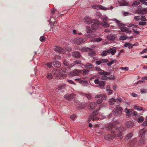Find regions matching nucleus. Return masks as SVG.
Masks as SVG:
<instances>
[{
  "label": "nucleus",
  "instance_id": "nucleus-4",
  "mask_svg": "<svg viewBox=\"0 0 147 147\" xmlns=\"http://www.w3.org/2000/svg\"><path fill=\"white\" fill-rule=\"evenodd\" d=\"M119 105H116L115 107L117 109H114L112 111L113 114L116 116H119L121 115L122 109L119 107Z\"/></svg>",
  "mask_w": 147,
  "mask_h": 147
},
{
  "label": "nucleus",
  "instance_id": "nucleus-47",
  "mask_svg": "<svg viewBox=\"0 0 147 147\" xmlns=\"http://www.w3.org/2000/svg\"><path fill=\"white\" fill-rule=\"evenodd\" d=\"M127 38V37L125 36H121L120 37V39L121 40H125Z\"/></svg>",
  "mask_w": 147,
  "mask_h": 147
},
{
  "label": "nucleus",
  "instance_id": "nucleus-24",
  "mask_svg": "<svg viewBox=\"0 0 147 147\" xmlns=\"http://www.w3.org/2000/svg\"><path fill=\"white\" fill-rule=\"evenodd\" d=\"M133 136V135L131 133H129L126 136L125 138V140H128L131 139Z\"/></svg>",
  "mask_w": 147,
  "mask_h": 147
},
{
  "label": "nucleus",
  "instance_id": "nucleus-63",
  "mask_svg": "<svg viewBox=\"0 0 147 147\" xmlns=\"http://www.w3.org/2000/svg\"><path fill=\"white\" fill-rule=\"evenodd\" d=\"M143 125L144 126H146L147 125V120L143 122Z\"/></svg>",
  "mask_w": 147,
  "mask_h": 147
},
{
  "label": "nucleus",
  "instance_id": "nucleus-25",
  "mask_svg": "<svg viewBox=\"0 0 147 147\" xmlns=\"http://www.w3.org/2000/svg\"><path fill=\"white\" fill-rule=\"evenodd\" d=\"M145 142L144 140L142 138H140L139 140L138 144L139 145L142 146Z\"/></svg>",
  "mask_w": 147,
  "mask_h": 147
},
{
  "label": "nucleus",
  "instance_id": "nucleus-17",
  "mask_svg": "<svg viewBox=\"0 0 147 147\" xmlns=\"http://www.w3.org/2000/svg\"><path fill=\"white\" fill-rule=\"evenodd\" d=\"M107 38L110 41H114L116 38V36L115 35L111 34L107 36Z\"/></svg>",
  "mask_w": 147,
  "mask_h": 147
},
{
  "label": "nucleus",
  "instance_id": "nucleus-42",
  "mask_svg": "<svg viewBox=\"0 0 147 147\" xmlns=\"http://www.w3.org/2000/svg\"><path fill=\"white\" fill-rule=\"evenodd\" d=\"M140 92L141 93H145L147 92V90L144 89H140Z\"/></svg>",
  "mask_w": 147,
  "mask_h": 147
},
{
  "label": "nucleus",
  "instance_id": "nucleus-35",
  "mask_svg": "<svg viewBox=\"0 0 147 147\" xmlns=\"http://www.w3.org/2000/svg\"><path fill=\"white\" fill-rule=\"evenodd\" d=\"M63 63L64 65L66 66H68L69 67L70 65H69V63L68 61L66 59H64L63 60Z\"/></svg>",
  "mask_w": 147,
  "mask_h": 147
},
{
  "label": "nucleus",
  "instance_id": "nucleus-41",
  "mask_svg": "<svg viewBox=\"0 0 147 147\" xmlns=\"http://www.w3.org/2000/svg\"><path fill=\"white\" fill-rule=\"evenodd\" d=\"M102 40V39L100 38H95L94 39V41L99 42L101 41Z\"/></svg>",
  "mask_w": 147,
  "mask_h": 147
},
{
  "label": "nucleus",
  "instance_id": "nucleus-22",
  "mask_svg": "<svg viewBox=\"0 0 147 147\" xmlns=\"http://www.w3.org/2000/svg\"><path fill=\"white\" fill-rule=\"evenodd\" d=\"M136 143L137 140L135 139L132 140L131 142L129 144V145L130 146H134L136 145Z\"/></svg>",
  "mask_w": 147,
  "mask_h": 147
},
{
  "label": "nucleus",
  "instance_id": "nucleus-39",
  "mask_svg": "<svg viewBox=\"0 0 147 147\" xmlns=\"http://www.w3.org/2000/svg\"><path fill=\"white\" fill-rule=\"evenodd\" d=\"M52 73L53 74H54L55 76H57L59 74V71L57 70H54L53 71Z\"/></svg>",
  "mask_w": 147,
  "mask_h": 147
},
{
  "label": "nucleus",
  "instance_id": "nucleus-20",
  "mask_svg": "<svg viewBox=\"0 0 147 147\" xmlns=\"http://www.w3.org/2000/svg\"><path fill=\"white\" fill-rule=\"evenodd\" d=\"M147 131L144 129H142L140 131V135L141 136V138H143V137L145 136V134L146 133Z\"/></svg>",
  "mask_w": 147,
  "mask_h": 147
},
{
  "label": "nucleus",
  "instance_id": "nucleus-56",
  "mask_svg": "<svg viewBox=\"0 0 147 147\" xmlns=\"http://www.w3.org/2000/svg\"><path fill=\"white\" fill-rule=\"evenodd\" d=\"M120 4L122 6H126L127 5V3L126 2H122L120 3Z\"/></svg>",
  "mask_w": 147,
  "mask_h": 147
},
{
  "label": "nucleus",
  "instance_id": "nucleus-10",
  "mask_svg": "<svg viewBox=\"0 0 147 147\" xmlns=\"http://www.w3.org/2000/svg\"><path fill=\"white\" fill-rule=\"evenodd\" d=\"M84 21L86 24H90L93 22L94 20L90 17L86 16L84 18Z\"/></svg>",
  "mask_w": 147,
  "mask_h": 147
},
{
  "label": "nucleus",
  "instance_id": "nucleus-58",
  "mask_svg": "<svg viewBox=\"0 0 147 147\" xmlns=\"http://www.w3.org/2000/svg\"><path fill=\"white\" fill-rule=\"evenodd\" d=\"M94 83L96 84H99L100 81H99L98 79H96L94 81Z\"/></svg>",
  "mask_w": 147,
  "mask_h": 147
},
{
  "label": "nucleus",
  "instance_id": "nucleus-40",
  "mask_svg": "<svg viewBox=\"0 0 147 147\" xmlns=\"http://www.w3.org/2000/svg\"><path fill=\"white\" fill-rule=\"evenodd\" d=\"M47 77L48 79H51L52 78L53 76L51 73H49L47 75Z\"/></svg>",
  "mask_w": 147,
  "mask_h": 147
},
{
  "label": "nucleus",
  "instance_id": "nucleus-23",
  "mask_svg": "<svg viewBox=\"0 0 147 147\" xmlns=\"http://www.w3.org/2000/svg\"><path fill=\"white\" fill-rule=\"evenodd\" d=\"M85 67L87 69H90L94 68V66L91 64L87 63Z\"/></svg>",
  "mask_w": 147,
  "mask_h": 147
},
{
  "label": "nucleus",
  "instance_id": "nucleus-46",
  "mask_svg": "<svg viewBox=\"0 0 147 147\" xmlns=\"http://www.w3.org/2000/svg\"><path fill=\"white\" fill-rule=\"evenodd\" d=\"M101 63H105L108 62V60L106 59H102L101 60Z\"/></svg>",
  "mask_w": 147,
  "mask_h": 147
},
{
  "label": "nucleus",
  "instance_id": "nucleus-62",
  "mask_svg": "<svg viewBox=\"0 0 147 147\" xmlns=\"http://www.w3.org/2000/svg\"><path fill=\"white\" fill-rule=\"evenodd\" d=\"M96 63L97 65H99L100 63H101V60L96 61Z\"/></svg>",
  "mask_w": 147,
  "mask_h": 147
},
{
  "label": "nucleus",
  "instance_id": "nucleus-28",
  "mask_svg": "<svg viewBox=\"0 0 147 147\" xmlns=\"http://www.w3.org/2000/svg\"><path fill=\"white\" fill-rule=\"evenodd\" d=\"M134 108L138 111L142 110L143 108L141 107H139L136 105H134Z\"/></svg>",
  "mask_w": 147,
  "mask_h": 147
},
{
  "label": "nucleus",
  "instance_id": "nucleus-52",
  "mask_svg": "<svg viewBox=\"0 0 147 147\" xmlns=\"http://www.w3.org/2000/svg\"><path fill=\"white\" fill-rule=\"evenodd\" d=\"M108 8H107L105 7L102 6L100 5V9H102L104 10H107Z\"/></svg>",
  "mask_w": 147,
  "mask_h": 147
},
{
  "label": "nucleus",
  "instance_id": "nucleus-53",
  "mask_svg": "<svg viewBox=\"0 0 147 147\" xmlns=\"http://www.w3.org/2000/svg\"><path fill=\"white\" fill-rule=\"evenodd\" d=\"M140 20L141 21H146V20L145 16H142L141 17Z\"/></svg>",
  "mask_w": 147,
  "mask_h": 147
},
{
  "label": "nucleus",
  "instance_id": "nucleus-21",
  "mask_svg": "<svg viewBox=\"0 0 147 147\" xmlns=\"http://www.w3.org/2000/svg\"><path fill=\"white\" fill-rule=\"evenodd\" d=\"M133 125V123L131 121H127L126 123V126L128 128H130Z\"/></svg>",
  "mask_w": 147,
  "mask_h": 147
},
{
  "label": "nucleus",
  "instance_id": "nucleus-50",
  "mask_svg": "<svg viewBox=\"0 0 147 147\" xmlns=\"http://www.w3.org/2000/svg\"><path fill=\"white\" fill-rule=\"evenodd\" d=\"M133 30L134 32L136 34H138L139 33V32L138 31H137L136 28H133Z\"/></svg>",
  "mask_w": 147,
  "mask_h": 147
},
{
  "label": "nucleus",
  "instance_id": "nucleus-38",
  "mask_svg": "<svg viewBox=\"0 0 147 147\" xmlns=\"http://www.w3.org/2000/svg\"><path fill=\"white\" fill-rule=\"evenodd\" d=\"M108 53V50L107 51H103L101 53V55L102 56H106L107 54Z\"/></svg>",
  "mask_w": 147,
  "mask_h": 147
},
{
  "label": "nucleus",
  "instance_id": "nucleus-26",
  "mask_svg": "<svg viewBox=\"0 0 147 147\" xmlns=\"http://www.w3.org/2000/svg\"><path fill=\"white\" fill-rule=\"evenodd\" d=\"M121 30L123 32H126L127 33H130L131 32L127 28H122L121 29Z\"/></svg>",
  "mask_w": 147,
  "mask_h": 147
},
{
  "label": "nucleus",
  "instance_id": "nucleus-33",
  "mask_svg": "<svg viewBox=\"0 0 147 147\" xmlns=\"http://www.w3.org/2000/svg\"><path fill=\"white\" fill-rule=\"evenodd\" d=\"M86 31L88 33L92 34V31L91 29V28L89 27H86Z\"/></svg>",
  "mask_w": 147,
  "mask_h": 147
},
{
  "label": "nucleus",
  "instance_id": "nucleus-59",
  "mask_svg": "<svg viewBox=\"0 0 147 147\" xmlns=\"http://www.w3.org/2000/svg\"><path fill=\"white\" fill-rule=\"evenodd\" d=\"M102 94H99L97 95H96L95 96V98H101L102 96Z\"/></svg>",
  "mask_w": 147,
  "mask_h": 147
},
{
  "label": "nucleus",
  "instance_id": "nucleus-64",
  "mask_svg": "<svg viewBox=\"0 0 147 147\" xmlns=\"http://www.w3.org/2000/svg\"><path fill=\"white\" fill-rule=\"evenodd\" d=\"M76 117V115H72L70 116V118L72 119H74Z\"/></svg>",
  "mask_w": 147,
  "mask_h": 147
},
{
  "label": "nucleus",
  "instance_id": "nucleus-49",
  "mask_svg": "<svg viewBox=\"0 0 147 147\" xmlns=\"http://www.w3.org/2000/svg\"><path fill=\"white\" fill-rule=\"evenodd\" d=\"M61 58V57L57 55H55V56L54 59L55 60L56 59H60Z\"/></svg>",
  "mask_w": 147,
  "mask_h": 147
},
{
  "label": "nucleus",
  "instance_id": "nucleus-34",
  "mask_svg": "<svg viewBox=\"0 0 147 147\" xmlns=\"http://www.w3.org/2000/svg\"><path fill=\"white\" fill-rule=\"evenodd\" d=\"M140 3L139 1H134L132 4V5L133 6H135Z\"/></svg>",
  "mask_w": 147,
  "mask_h": 147
},
{
  "label": "nucleus",
  "instance_id": "nucleus-5",
  "mask_svg": "<svg viewBox=\"0 0 147 147\" xmlns=\"http://www.w3.org/2000/svg\"><path fill=\"white\" fill-rule=\"evenodd\" d=\"M125 111L127 113V115L128 117L131 116H134L136 115L137 114V112H133V109H129L127 108L125 109Z\"/></svg>",
  "mask_w": 147,
  "mask_h": 147
},
{
  "label": "nucleus",
  "instance_id": "nucleus-27",
  "mask_svg": "<svg viewBox=\"0 0 147 147\" xmlns=\"http://www.w3.org/2000/svg\"><path fill=\"white\" fill-rule=\"evenodd\" d=\"M96 103L95 102H91L90 103L89 106L90 108L92 109H94L96 107Z\"/></svg>",
  "mask_w": 147,
  "mask_h": 147
},
{
  "label": "nucleus",
  "instance_id": "nucleus-61",
  "mask_svg": "<svg viewBox=\"0 0 147 147\" xmlns=\"http://www.w3.org/2000/svg\"><path fill=\"white\" fill-rule=\"evenodd\" d=\"M140 19L139 16H135L134 17V19L136 21H138Z\"/></svg>",
  "mask_w": 147,
  "mask_h": 147
},
{
  "label": "nucleus",
  "instance_id": "nucleus-48",
  "mask_svg": "<svg viewBox=\"0 0 147 147\" xmlns=\"http://www.w3.org/2000/svg\"><path fill=\"white\" fill-rule=\"evenodd\" d=\"M100 6L98 5H95L92 6V7L94 9H100Z\"/></svg>",
  "mask_w": 147,
  "mask_h": 147
},
{
  "label": "nucleus",
  "instance_id": "nucleus-29",
  "mask_svg": "<svg viewBox=\"0 0 147 147\" xmlns=\"http://www.w3.org/2000/svg\"><path fill=\"white\" fill-rule=\"evenodd\" d=\"M105 84V81H100L99 84V86L101 87L102 88L104 87Z\"/></svg>",
  "mask_w": 147,
  "mask_h": 147
},
{
  "label": "nucleus",
  "instance_id": "nucleus-60",
  "mask_svg": "<svg viewBox=\"0 0 147 147\" xmlns=\"http://www.w3.org/2000/svg\"><path fill=\"white\" fill-rule=\"evenodd\" d=\"M107 92L109 94H111L112 92V90L110 89L107 90Z\"/></svg>",
  "mask_w": 147,
  "mask_h": 147
},
{
  "label": "nucleus",
  "instance_id": "nucleus-3",
  "mask_svg": "<svg viewBox=\"0 0 147 147\" xmlns=\"http://www.w3.org/2000/svg\"><path fill=\"white\" fill-rule=\"evenodd\" d=\"M88 72L89 71L85 69L84 71H82L79 69H74L72 72V76L80 75L81 74H83L84 75H85L88 74Z\"/></svg>",
  "mask_w": 147,
  "mask_h": 147
},
{
  "label": "nucleus",
  "instance_id": "nucleus-15",
  "mask_svg": "<svg viewBox=\"0 0 147 147\" xmlns=\"http://www.w3.org/2000/svg\"><path fill=\"white\" fill-rule=\"evenodd\" d=\"M64 97L67 99L69 100L72 98H74V95L72 94H67L64 95Z\"/></svg>",
  "mask_w": 147,
  "mask_h": 147
},
{
  "label": "nucleus",
  "instance_id": "nucleus-44",
  "mask_svg": "<svg viewBox=\"0 0 147 147\" xmlns=\"http://www.w3.org/2000/svg\"><path fill=\"white\" fill-rule=\"evenodd\" d=\"M45 40V37L43 36H41L40 38V40L41 42H43Z\"/></svg>",
  "mask_w": 147,
  "mask_h": 147
},
{
  "label": "nucleus",
  "instance_id": "nucleus-12",
  "mask_svg": "<svg viewBox=\"0 0 147 147\" xmlns=\"http://www.w3.org/2000/svg\"><path fill=\"white\" fill-rule=\"evenodd\" d=\"M54 51L56 52L62 53L64 52V50L62 48L58 46H56L54 48Z\"/></svg>",
  "mask_w": 147,
  "mask_h": 147
},
{
  "label": "nucleus",
  "instance_id": "nucleus-55",
  "mask_svg": "<svg viewBox=\"0 0 147 147\" xmlns=\"http://www.w3.org/2000/svg\"><path fill=\"white\" fill-rule=\"evenodd\" d=\"M46 65L48 67L50 68L52 66V63H48L46 64Z\"/></svg>",
  "mask_w": 147,
  "mask_h": 147
},
{
  "label": "nucleus",
  "instance_id": "nucleus-36",
  "mask_svg": "<svg viewBox=\"0 0 147 147\" xmlns=\"http://www.w3.org/2000/svg\"><path fill=\"white\" fill-rule=\"evenodd\" d=\"M142 10H137L136 11V12L140 14L141 13H143V12H146V11L147 10L146 9L144 8L142 10Z\"/></svg>",
  "mask_w": 147,
  "mask_h": 147
},
{
  "label": "nucleus",
  "instance_id": "nucleus-18",
  "mask_svg": "<svg viewBox=\"0 0 147 147\" xmlns=\"http://www.w3.org/2000/svg\"><path fill=\"white\" fill-rule=\"evenodd\" d=\"M53 65L55 67H60L61 63L58 61L55 60L53 62Z\"/></svg>",
  "mask_w": 147,
  "mask_h": 147
},
{
  "label": "nucleus",
  "instance_id": "nucleus-2",
  "mask_svg": "<svg viewBox=\"0 0 147 147\" xmlns=\"http://www.w3.org/2000/svg\"><path fill=\"white\" fill-rule=\"evenodd\" d=\"M100 75H104V76H102L101 79L102 80H107L108 78L109 79H114L115 77L111 75L110 76H107H107H110L111 74V73L110 72H107L106 71H103V72H100L98 73Z\"/></svg>",
  "mask_w": 147,
  "mask_h": 147
},
{
  "label": "nucleus",
  "instance_id": "nucleus-31",
  "mask_svg": "<svg viewBox=\"0 0 147 147\" xmlns=\"http://www.w3.org/2000/svg\"><path fill=\"white\" fill-rule=\"evenodd\" d=\"M124 46L126 47H128L129 48L130 47L132 48L133 46L132 44H130L128 43H126L125 44Z\"/></svg>",
  "mask_w": 147,
  "mask_h": 147
},
{
  "label": "nucleus",
  "instance_id": "nucleus-43",
  "mask_svg": "<svg viewBox=\"0 0 147 147\" xmlns=\"http://www.w3.org/2000/svg\"><path fill=\"white\" fill-rule=\"evenodd\" d=\"M102 25L105 27H108L109 26V24L106 22H103L102 24Z\"/></svg>",
  "mask_w": 147,
  "mask_h": 147
},
{
  "label": "nucleus",
  "instance_id": "nucleus-9",
  "mask_svg": "<svg viewBox=\"0 0 147 147\" xmlns=\"http://www.w3.org/2000/svg\"><path fill=\"white\" fill-rule=\"evenodd\" d=\"M93 24L91 25V27L93 30H96L98 26L100 24V22L97 20H94Z\"/></svg>",
  "mask_w": 147,
  "mask_h": 147
},
{
  "label": "nucleus",
  "instance_id": "nucleus-37",
  "mask_svg": "<svg viewBox=\"0 0 147 147\" xmlns=\"http://www.w3.org/2000/svg\"><path fill=\"white\" fill-rule=\"evenodd\" d=\"M95 54V52L93 51H91L88 53V55L91 57H93L94 56Z\"/></svg>",
  "mask_w": 147,
  "mask_h": 147
},
{
  "label": "nucleus",
  "instance_id": "nucleus-30",
  "mask_svg": "<svg viewBox=\"0 0 147 147\" xmlns=\"http://www.w3.org/2000/svg\"><path fill=\"white\" fill-rule=\"evenodd\" d=\"M65 84H61L58 87V90H61V89H64L65 87Z\"/></svg>",
  "mask_w": 147,
  "mask_h": 147
},
{
  "label": "nucleus",
  "instance_id": "nucleus-13",
  "mask_svg": "<svg viewBox=\"0 0 147 147\" xmlns=\"http://www.w3.org/2000/svg\"><path fill=\"white\" fill-rule=\"evenodd\" d=\"M117 48L116 47H113L108 50V53L111 54L112 55H114L116 52Z\"/></svg>",
  "mask_w": 147,
  "mask_h": 147
},
{
  "label": "nucleus",
  "instance_id": "nucleus-7",
  "mask_svg": "<svg viewBox=\"0 0 147 147\" xmlns=\"http://www.w3.org/2000/svg\"><path fill=\"white\" fill-rule=\"evenodd\" d=\"M121 100V99L120 98H118L116 100L114 98H112L110 100L109 102L111 105H113L115 104V103H116V105H119Z\"/></svg>",
  "mask_w": 147,
  "mask_h": 147
},
{
  "label": "nucleus",
  "instance_id": "nucleus-32",
  "mask_svg": "<svg viewBox=\"0 0 147 147\" xmlns=\"http://www.w3.org/2000/svg\"><path fill=\"white\" fill-rule=\"evenodd\" d=\"M83 96L86 97L88 99H91L92 98V96L90 94L84 93Z\"/></svg>",
  "mask_w": 147,
  "mask_h": 147
},
{
  "label": "nucleus",
  "instance_id": "nucleus-57",
  "mask_svg": "<svg viewBox=\"0 0 147 147\" xmlns=\"http://www.w3.org/2000/svg\"><path fill=\"white\" fill-rule=\"evenodd\" d=\"M120 69H123L125 71H127L128 69V68L127 67H120Z\"/></svg>",
  "mask_w": 147,
  "mask_h": 147
},
{
  "label": "nucleus",
  "instance_id": "nucleus-14",
  "mask_svg": "<svg viewBox=\"0 0 147 147\" xmlns=\"http://www.w3.org/2000/svg\"><path fill=\"white\" fill-rule=\"evenodd\" d=\"M72 56L76 58H80L82 57L80 53L77 51H74L72 53Z\"/></svg>",
  "mask_w": 147,
  "mask_h": 147
},
{
  "label": "nucleus",
  "instance_id": "nucleus-16",
  "mask_svg": "<svg viewBox=\"0 0 147 147\" xmlns=\"http://www.w3.org/2000/svg\"><path fill=\"white\" fill-rule=\"evenodd\" d=\"M106 95L103 94L101 97L97 101V102L98 104H100L102 102L103 100L106 99Z\"/></svg>",
  "mask_w": 147,
  "mask_h": 147
},
{
  "label": "nucleus",
  "instance_id": "nucleus-19",
  "mask_svg": "<svg viewBox=\"0 0 147 147\" xmlns=\"http://www.w3.org/2000/svg\"><path fill=\"white\" fill-rule=\"evenodd\" d=\"M138 118L137 121L138 123H141L144 120V118L142 116L138 115V114L135 116Z\"/></svg>",
  "mask_w": 147,
  "mask_h": 147
},
{
  "label": "nucleus",
  "instance_id": "nucleus-54",
  "mask_svg": "<svg viewBox=\"0 0 147 147\" xmlns=\"http://www.w3.org/2000/svg\"><path fill=\"white\" fill-rule=\"evenodd\" d=\"M67 82L70 84H72L75 85V84L71 80H67Z\"/></svg>",
  "mask_w": 147,
  "mask_h": 147
},
{
  "label": "nucleus",
  "instance_id": "nucleus-6",
  "mask_svg": "<svg viewBox=\"0 0 147 147\" xmlns=\"http://www.w3.org/2000/svg\"><path fill=\"white\" fill-rule=\"evenodd\" d=\"M82 64L81 61L80 60H77L74 61L73 63L70 65L69 68H70L72 67L75 66L76 67H79L81 66Z\"/></svg>",
  "mask_w": 147,
  "mask_h": 147
},
{
  "label": "nucleus",
  "instance_id": "nucleus-11",
  "mask_svg": "<svg viewBox=\"0 0 147 147\" xmlns=\"http://www.w3.org/2000/svg\"><path fill=\"white\" fill-rule=\"evenodd\" d=\"M84 42L85 40L82 38H76L74 40L75 43L77 45H79Z\"/></svg>",
  "mask_w": 147,
  "mask_h": 147
},
{
  "label": "nucleus",
  "instance_id": "nucleus-8",
  "mask_svg": "<svg viewBox=\"0 0 147 147\" xmlns=\"http://www.w3.org/2000/svg\"><path fill=\"white\" fill-rule=\"evenodd\" d=\"M98 113V111L96 110L94 111L91 114L89 117V119L92 120L93 121L97 120L98 118L96 117V115Z\"/></svg>",
  "mask_w": 147,
  "mask_h": 147
},
{
  "label": "nucleus",
  "instance_id": "nucleus-1",
  "mask_svg": "<svg viewBox=\"0 0 147 147\" xmlns=\"http://www.w3.org/2000/svg\"><path fill=\"white\" fill-rule=\"evenodd\" d=\"M107 131H111L112 134L105 135V138L106 139H113L116 136L120 137L122 135V132L125 129L124 127L121 126L118 127L114 124H110L106 127Z\"/></svg>",
  "mask_w": 147,
  "mask_h": 147
},
{
  "label": "nucleus",
  "instance_id": "nucleus-45",
  "mask_svg": "<svg viewBox=\"0 0 147 147\" xmlns=\"http://www.w3.org/2000/svg\"><path fill=\"white\" fill-rule=\"evenodd\" d=\"M115 21L117 23V24L119 25V26H122V25L123 24L121 23H120L119 21L117 20H115Z\"/></svg>",
  "mask_w": 147,
  "mask_h": 147
},
{
  "label": "nucleus",
  "instance_id": "nucleus-51",
  "mask_svg": "<svg viewBox=\"0 0 147 147\" xmlns=\"http://www.w3.org/2000/svg\"><path fill=\"white\" fill-rule=\"evenodd\" d=\"M139 24L141 25H145L146 24V23L143 22H140L139 23Z\"/></svg>",
  "mask_w": 147,
  "mask_h": 147
}]
</instances>
